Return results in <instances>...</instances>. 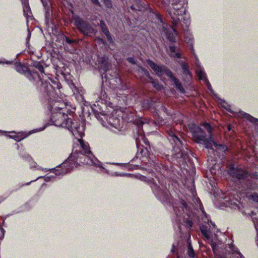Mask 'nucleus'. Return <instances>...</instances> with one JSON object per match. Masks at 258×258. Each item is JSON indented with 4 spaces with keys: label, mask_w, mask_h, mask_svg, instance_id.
<instances>
[{
    "label": "nucleus",
    "mask_w": 258,
    "mask_h": 258,
    "mask_svg": "<svg viewBox=\"0 0 258 258\" xmlns=\"http://www.w3.org/2000/svg\"><path fill=\"white\" fill-rule=\"evenodd\" d=\"M30 36H31V33H30V31L28 30V36H27V41L29 40L30 38Z\"/></svg>",
    "instance_id": "obj_35"
},
{
    "label": "nucleus",
    "mask_w": 258,
    "mask_h": 258,
    "mask_svg": "<svg viewBox=\"0 0 258 258\" xmlns=\"http://www.w3.org/2000/svg\"><path fill=\"white\" fill-rule=\"evenodd\" d=\"M106 172L107 173H108V170H106Z\"/></svg>",
    "instance_id": "obj_52"
},
{
    "label": "nucleus",
    "mask_w": 258,
    "mask_h": 258,
    "mask_svg": "<svg viewBox=\"0 0 258 258\" xmlns=\"http://www.w3.org/2000/svg\"><path fill=\"white\" fill-rule=\"evenodd\" d=\"M239 113L240 115L242 116V118H245L246 119L249 120L250 122L252 123H254L256 124H258V119L256 118L250 114L245 113L243 111H239Z\"/></svg>",
    "instance_id": "obj_16"
},
{
    "label": "nucleus",
    "mask_w": 258,
    "mask_h": 258,
    "mask_svg": "<svg viewBox=\"0 0 258 258\" xmlns=\"http://www.w3.org/2000/svg\"><path fill=\"white\" fill-rule=\"evenodd\" d=\"M96 41L98 43H101L102 44H104V41L103 39H102L101 38H97L96 40Z\"/></svg>",
    "instance_id": "obj_32"
},
{
    "label": "nucleus",
    "mask_w": 258,
    "mask_h": 258,
    "mask_svg": "<svg viewBox=\"0 0 258 258\" xmlns=\"http://www.w3.org/2000/svg\"><path fill=\"white\" fill-rule=\"evenodd\" d=\"M181 67L183 71V74L187 76V78H190L191 75L187 64H186L185 62L182 61L181 63Z\"/></svg>",
    "instance_id": "obj_21"
},
{
    "label": "nucleus",
    "mask_w": 258,
    "mask_h": 258,
    "mask_svg": "<svg viewBox=\"0 0 258 258\" xmlns=\"http://www.w3.org/2000/svg\"><path fill=\"white\" fill-rule=\"evenodd\" d=\"M51 114L50 120L53 124L55 126L66 127L71 131L72 133L76 138L81 137L84 135L85 126L83 123L74 129H72L73 122L72 119L68 117L65 113V105L58 101L51 102L50 104Z\"/></svg>",
    "instance_id": "obj_3"
},
{
    "label": "nucleus",
    "mask_w": 258,
    "mask_h": 258,
    "mask_svg": "<svg viewBox=\"0 0 258 258\" xmlns=\"http://www.w3.org/2000/svg\"><path fill=\"white\" fill-rule=\"evenodd\" d=\"M104 4L106 7L111 8L112 7V3L111 0H103Z\"/></svg>",
    "instance_id": "obj_27"
},
{
    "label": "nucleus",
    "mask_w": 258,
    "mask_h": 258,
    "mask_svg": "<svg viewBox=\"0 0 258 258\" xmlns=\"http://www.w3.org/2000/svg\"><path fill=\"white\" fill-rule=\"evenodd\" d=\"M201 211L205 218L204 222H209L207 214L203 209H201ZM208 224L210 227L209 230L203 225L200 227V229L206 240L212 248L214 253V258H244L232 242L225 245L223 240L226 239V236L220 232L218 234L217 230V233H215V225L211 221Z\"/></svg>",
    "instance_id": "obj_1"
},
{
    "label": "nucleus",
    "mask_w": 258,
    "mask_h": 258,
    "mask_svg": "<svg viewBox=\"0 0 258 258\" xmlns=\"http://www.w3.org/2000/svg\"><path fill=\"white\" fill-rule=\"evenodd\" d=\"M11 63V61H7V62H6V63H7V64H10Z\"/></svg>",
    "instance_id": "obj_41"
},
{
    "label": "nucleus",
    "mask_w": 258,
    "mask_h": 258,
    "mask_svg": "<svg viewBox=\"0 0 258 258\" xmlns=\"http://www.w3.org/2000/svg\"><path fill=\"white\" fill-rule=\"evenodd\" d=\"M45 170L46 171H48V170L46 169V168H45Z\"/></svg>",
    "instance_id": "obj_53"
},
{
    "label": "nucleus",
    "mask_w": 258,
    "mask_h": 258,
    "mask_svg": "<svg viewBox=\"0 0 258 258\" xmlns=\"http://www.w3.org/2000/svg\"><path fill=\"white\" fill-rule=\"evenodd\" d=\"M161 107H162V109L163 110H164V109H165V108H164V106H161Z\"/></svg>",
    "instance_id": "obj_42"
},
{
    "label": "nucleus",
    "mask_w": 258,
    "mask_h": 258,
    "mask_svg": "<svg viewBox=\"0 0 258 258\" xmlns=\"http://www.w3.org/2000/svg\"><path fill=\"white\" fill-rule=\"evenodd\" d=\"M6 135L7 136H8V137H9L10 138L13 139L15 141H18V142L20 141L21 140L24 139L26 137V135H25L24 133H22V132L15 133V135L14 136L8 135V134H6Z\"/></svg>",
    "instance_id": "obj_18"
},
{
    "label": "nucleus",
    "mask_w": 258,
    "mask_h": 258,
    "mask_svg": "<svg viewBox=\"0 0 258 258\" xmlns=\"http://www.w3.org/2000/svg\"><path fill=\"white\" fill-rule=\"evenodd\" d=\"M151 187L155 196L161 201H164L167 196V193L162 191L155 184H153Z\"/></svg>",
    "instance_id": "obj_12"
},
{
    "label": "nucleus",
    "mask_w": 258,
    "mask_h": 258,
    "mask_svg": "<svg viewBox=\"0 0 258 258\" xmlns=\"http://www.w3.org/2000/svg\"><path fill=\"white\" fill-rule=\"evenodd\" d=\"M176 215H177V217H178L179 215H180V214H179L178 215V214L176 213Z\"/></svg>",
    "instance_id": "obj_45"
},
{
    "label": "nucleus",
    "mask_w": 258,
    "mask_h": 258,
    "mask_svg": "<svg viewBox=\"0 0 258 258\" xmlns=\"http://www.w3.org/2000/svg\"><path fill=\"white\" fill-rule=\"evenodd\" d=\"M202 125L207 130L209 137L208 138H207L205 136V133L200 127L195 126L194 128L191 129V132L193 138L197 143L204 145L207 148L211 150L213 149V146H214L217 150L222 152H224L227 149L225 145L217 144L214 142L212 137V128L209 123H203L202 124Z\"/></svg>",
    "instance_id": "obj_4"
},
{
    "label": "nucleus",
    "mask_w": 258,
    "mask_h": 258,
    "mask_svg": "<svg viewBox=\"0 0 258 258\" xmlns=\"http://www.w3.org/2000/svg\"><path fill=\"white\" fill-rule=\"evenodd\" d=\"M92 2L98 6H100V4L99 2H98V0H91Z\"/></svg>",
    "instance_id": "obj_33"
},
{
    "label": "nucleus",
    "mask_w": 258,
    "mask_h": 258,
    "mask_svg": "<svg viewBox=\"0 0 258 258\" xmlns=\"http://www.w3.org/2000/svg\"><path fill=\"white\" fill-rule=\"evenodd\" d=\"M163 33L166 38L171 42H175V35L177 34L175 30L169 25H166L163 28Z\"/></svg>",
    "instance_id": "obj_10"
},
{
    "label": "nucleus",
    "mask_w": 258,
    "mask_h": 258,
    "mask_svg": "<svg viewBox=\"0 0 258 258\" xmlns=\"http://www.w3.org/2000/svg\"><path fill=\"white\" fill-rule=\"evenodd\" d=\"M66 39H67V41L68 43H71L72 42V41L69 40V39H68V38H66Z\"/></svg>",
    "instance_id": "obj_39"
},
{
    "label": "nucleus",
    "mask_w": 258,
    "mask_h": 258,
    "mask_svg": "<svg viewBox=\"0 0 258 258\" xmlns=\"http://www.w3.org/2000/svg\"><path fill=\"white\" fill-rule=\"evenodd\" d=\"M15 70L19 73L23 74L27 72V68L24 66L20 63H16L15 64Z\"/></svg>",
    "instance_id": "obj_20"
},
{
    "label": "nucleus",
    "mask_w": 258,
    "mask_h": 258,
    "mask_svg": "<svg viewBox=\"0 0 258 258\" xmlns=\"http://www.w3.org/2000/svg\"><path fill=\"white\" fill-rule=\"evenodd\" d=\"M184 37L186 42L190 47L191 52L194 54L195 57V62L196 63V66L197 67L196 70V72L198 79L201 80H203L204 83L206 84L208 89L211 91V92H213V91L212 89L211 85H210L208 80L207 79L206 74L203 70V68H202V67L201 66L198 57L196 53H195V51L193 47V43L194 40L192 35L190 33L187 31L184 33Z\"/></svg>",
    "instance_id": "obj_5"
},
{
    "label": "nucleus",
    "mask_w": 258,
    "mask_h": 258,
    "mask_svg": "<svg viewBox=\"0 0 258 258\" xmlns=\"http://www.w3.org/2000/svg\"><path fill=\"white\" fill-rule=\"evenodd\" d=\"M102 124L107 128H114L117 130L120 128V121L118 118L113 117H109L108 118L106 116L103 115V118L101 119Z\"/></svg>",
    "instance_id": "obj_9"
},
{
    "label": "nucleus",
    "mask_w": 258,
    "mask_h": 258,
    "mask_svg": "<svg viewBox=\"0 0 258 258\" xmlns=\"http://www.w3.org/2000/svg\"><path fill=\"white\" fill-rule=\"evenodd\" d=\"M0 229H1V231H2V239L3 238V237H4V236L5 230L2 227L0 228Z\"/></svg>",
    "instance_id": "obj_36"
},
{
    "label": "nucleus",
    "mask_w": 258,
    "mask_h": 258,
    "mask_svg": "<svg viewBox=\"0 0 258 258\" xmlns=\"http://www.w3.org/2000/svg\"><path fill=\"white\" fill-rule=\"evenodd\" d=\"M220 103L222 107L225 108L229 112L231 113H236L231 110L230 106L225 101L221 100Z\"/></svg>",
    "instance_id": "obj_23"
},
{
    "label": "nucleus",
    "mask_w": 258,
    "mask_h": 258,
    "mask_svg": "<svg viewBox=\"0 0 258 258\" xmlns=\"http://www.w3.org/2000/svg\"><path fill=\"white\" fill-rule=\"evenodd\" d=\"M45 128V126H43L42 128H40V129H37V130H33L31 132V133L30 134H32V133H36L37 132H40V131H43L44 130V128Z\"/></svg>",
    "instance_id": "obj_31"
},
{
    "label": "nucleus",
    "mask_w": 258,
    "mask_h": 258,
    "mask_svg": "<svg viewBox=\"0 0 258 258\" xmlns=\"http://www.w3.org/2000/svg\"><path fill=\"white\" fill-rule=\"evenodd\" d=\"M4 63V62H2V61H0V63Z\"/></svg>",
    "instance_id": "obj_50"
},
{
    "label": "nucleus",
    "mask_w": 258,
    "mask_h": 258,
    "mask_svg": "<svg viewBox=\"0 0 258 258\" xmlns=\"http://www.w3.org/2000/svg\"><path fill=\"white\" fill-rule=\"evenodd\" d=\"M228 173L232 177L239 179H245L247 177L246 172L237 168H231L229 170Z\"/></svg>",
    "instance_id": "obj_11"
},
{
    "label": "nucleus",
    "mask_w": 258,
    "mask_h": 258,
    "mask_svg": "<svg viewBox=\"0 0 258 258\" xmlns=\"http://www.w3.org/2000/svg\"><path fill=\"white\" fill-rule=\"evenodd\" d=\"M169 136L170 137V141L173 142L177 146H178L179 145H181L182 144L180 139L178 138L176 135H175L173 133L171 132H169Z\"/></svg>",
    "instance_id": "obj_17"
},
{
    "label": "nucleus",
    "mask_w": 258,
    "mask_h": 258,
    "mask_svg": "<svg viewBox=\"0 0 258 258\" xmlns=\"http://www.w3.org/2000/svg\"><path fill=\"white\" fill-rule=\"evenodd\" d=\"M141 70H142V72H144V73L146 75V76L149 78L150 80L151 81L152 84H153V87L156 88V89L157 90H160L162 88V86L157 82L155 81L153 79L150 77V74L149 73V72L143 68H141Z\"/></svg>",
    "instance_id": "obj_15"
},
{
    "label": "nucleus",
    "mask_w": 258,
    "mask_h": 258,
    "mask_svg": "<svg viewBox=\"0 0 258 258\" xmlns=\"http://www.w3.org/2000/svg\"><path fill=\"white\" fill-rule=\"evenodd\" d=\"M29 183H30V182H29V183H26V184H25V185H29Z\"/></svg>",
    "instance_id": "obj_47"
},
{
    "label": "nucleus",
    "mask_w": 258,
    "mask_h": 258,
    "mask_svg": "<svg viewBox=\"0 0 258 258\" xmlns=\"http://www.w3.org/2000/svg\"><path fill=\"white\" fill-rule=\"evenodd\" d=\"M189 24V22H188V21H187V22H186V24L187 25V24Z\"/></svg>",
    "instance_id": "obj_46"
},
{
    "label": "nucleus",
    "mask_w": 258,
    "mask_h": 258,
    "mask_svg": "<svg viewBox=\"0 0 258 258\" xmlns=\"http://www.w3.org/2000/svg\"><path fill=\"white\" fill-rule=\"evenodd\" d=\"M178 227H179V228H180V225H179V226H178Z\"/></svg>",
    "instance_id": "obj_55"
},
{
    "label": "nucleus",
    "mask_w": 258,
    "mask_h": 258,
    "mask_svg": "<svg viewBox=\"0 0 258 258\" xmlns=\"http://www.w3.org/2000/svg\"><path fill=\"white\" fill-rule=\"evenodd\" d=\"M41 2L44 6V7L45 8L46 11V17L47 18L50 16V10H49V7L48 5L49 1L48 0H41Z\"/></svg>",
    "instance_id": "obj_22"
},
{
    "label": "nucleus",
    "mask_w": 258,
    "mask_h": 258,
    "mask_svg": "<svg viewBox=\"0 0 258 258\" xmlns=\"http://www.w3.org/2000/svg\"><path fill=\"white\" fill-rule=\"evenodd\" d=\"M100 99L102 101L104 102V103H106L108 100V96L106 93V92L103 90H101L100 94Z\"/></svg>",
    "instance_id": "obj_24"
},
{
    "label": "nucleus",
    "mask_w": 258,
    "mask_h": 258,
    "mask_svg": "<svg viewBox=\"0 0 258 258\" xmlns=\"http://www.w3.org/2000/svg\"><path fill=\"white\" fill-rule=\"evenodd\" d=\"M174 247V244H173V248H172V249L171 250V251H172V252H174V249H173Z\"/></svg>",
    "instance_id": "obj_40"
},
{
    "label": "nucleus",
    "mask_w": 258,
    "mask_h": 258,
    "mask_svg": "<svg viewBox=\"0 0 258 258\" xmlns=\"http://www.w3.org/2000/svg\"><path fill=\"white\" fill-rule=\"evenodd\" d=\"M74 19L75 25L83 34L88 35L94 33L93 29L80 17L75 16Z\"/></svg>",
    "instance_id": "obj_8"
},
{
    "label": "nucleus",
    "mask_w": 258,
    "mask_h": 258,
    "mask_svg": "<svg viewBox=\"0 0 258 258\" xmlns=\"http://www.w3.org/2000/svg\"><path fill=\"white\" fill-rule=\"evenodd\" d=\"M251 213H252V214H251V216H253V212H251Z\"/></svg>",
    "instance_id": "obj_49"
},
{
    "label": "nucleus",
    "mask_w": 258,
    "mask_h": 258,
    "mask_svg": "<svg viewBox=\"0 0 258 258\" xmlns=\"http://www.w3.org/2000/svg\"><path fill=\"white\" fill-rule=\"evenodd\" d=\"M78 142L80 143L82 151L78 152L77 150L74 149L71 156L62 164L60 167L63 168H62L61 171L59 169L55 170V176L67 173L74 167H77L79 163L96 166L105 169V167L101 166L100 162L91 153L88 144L85 143L81 139H78Z\"/></svg>",
    "instance_id": "obj_2"
},
{
    "label": "nucleus",
    "mask_w": 258,
    "mask_h": 258,
    "mask_svg": "<svg viewBox=\"0 0 258 258\" xmlns=\"http://www.w3.org/2000/svg\"><path fill=\"white\" fill-rule=\"evenodd\" d=\"M40 169H41V168H40V167H38L37 168V169H38V170H40Z\"/></svg>",
    "instance_id": "obj_44"
},
{
    "label": "nucleus",
    "mask_w": 258,
    "mask_h": 258,
    "mask_svg": "<svg viewBox=\"0 0 258 258\" xmlns=\"http://www.w3.org/2000/svg\"><path fill=\"white\" fill-rule=\"evenodd\" d=\"M100 26H101V29H102V31L103 33L105 35V36H106L107 39L110 42H111L112 41V39H111V36L110 35L109 32L108 30V29H107V28L106 27V26L105 24L104 23V22H103V21H101L100 22Z\"/></svg>",
    "instance_id": "obj_19"
},
{
    "label": "nucleus",
    "mask_w": 258,
    "mask_h": 258,
    "mask_svg": "<svg viewBox=\"0 0 258 258\" xmlns=\"http://www.w3.org/2000/svg\"><path fill=\"white\" fill-rule=\"evenodd\" d=\"M185 223L186 224V225L188 226L189 227H191L192 225V222L190 220H187L185 221Z\"/></svg>",
    "instance_id": "obj_30"
},
{
    "label": "nucleus",
    "mask_w": 258,
    "mask_h": 258,
    "mask_svg": "<svg viewBox=\"0 0 258 258\" xmlns=\"http://www.w3.org/2000/svg\"><path fill=\"white\" fill-rule=\"evenodd\" d=\"M228 129L229 131H230L231 130L230 127L229 126H228Z\"/></svg>",
    "instance_id": "obj_43"
},
{
    "label": "nucleus",
    "mask_w": 258,
    "mask_h": 258,
    "mask_svg": "<svg viewBox=\"0 0 258 258\" xmlns=\"http://www.w3.org/2000/svg\"><path fill=\"white\" fill-rule=\"evenodd\" d=\"M169 49L170 56L174 58H181V54L178 51L179 49V47L171 45Z\"/></svg>",
    "instance_id": "obj_14"
},
{
    "label": "nucleus",
    "mask_w": 258,
    "mask_h": 258,
    "mask_svg": "<svg viewBox=\"0 0 258 258\" xmlns=\"http://www.w3.org/2000/svg\"><path fill=\"white\" fill-rule=\"evenodd\" d=\"M3 133V132L2 131H0V133Z\"/></svg>",
    "instance_id": "obj_51"
},
{
    "label": "nucleus",
    "mask_w": 258,
    "mask_h": 258,
    "mask_svg": "<svg viewBox=\"0 0 258 258\" xmlns=\"http://www.w3.org/2000/svg\"><path fill=\"white\" fill-rule=\"evenodd\" d=\"M55 176L53 175H50L45 177V180L46 181H50L51 180V178H55Z\"/></svg>",
    "instance_id": "obj_29"
},
{
    "label": "nucleus",
    "mask_w": 258,
    "mask_h": 258,
    "mask_svg": "<svg viewBox=\"0 0 258 258\" xmlns=\"http://www.w3.org/2000/svg\"><path fill=\"white\" fill-rule=\"evenodd\" d=\"M147 63L157 76L160 77H161L164 75L168 76L173 81L176 88L178 89L181 93H184V90L181 84L178 82L177 79L173 76L172 72L166 67L163 65L157 64L150 60H147Z\"/></svg>",
    "instance_id": "obj_6"
},
{
    "label": "nucleus",
    "mask_w": 258,
    "mask_h": 258,
    "mask_svg": "<svg viewBox=\"0 0 258 258\" xmlns=\"http://www.w3.org/2000/svg\"><path fill=\"white\" fill-rule=\"evenodd\" d=\"M251 199L254 201L258 202V194L254 193L251 195Z\"/></svg>",
    "instance_id": "obj_28"
},
{
    "label": "nucleus",
    "mask_w": 258,
    "mask_h": 258,
    "mask_svg": "<svg viewBox=\"0 0 258 258\" xmlns=\"http://www.w3.org/2000/svg\"><path fill=\"white\" fill-rule=\"evenodd\" d=\"M127 60L129 62L132 63H135V60H134V58H133V57H129L127 58Z\"/></svg>",
    "instance_id": "obj_34"
},
{
    "label": "nucleus",
    "mask_w": 258,
    "mask_h": 258,
    "mask_svg": "<svg viewBox=\"0 0 258 258\" xmlns=\"http://www.w3.org/2000/svg\"><path fill=\"white\" fill-rule=\"evenodd\" d=\"M38 69L39 71L42 73V77L40 76H38L36 73H34L32 75L30 73L28 72L27 77L28 78L29 80H32L34 79V76H37L38 79L41 82L42 86L44 88L45 91L47 92H50L52 89V87L50 83V82H52L51 79H50V78L46 75H43V73L44 72V68L42 65H39Z\"/></svg>",
    "instance_id": "obj_7"
},
{
    "label": "nucleus",
    "mask_w": 258,
    "mask_h": 258,
    "mask_svg": "<svg viewBox=\"0 0 258 258\" xmlns=\"http://www.w3.org/2000/svg\"><path fill=\"white\" fill-rule=\"evenodd\" d=\"M181 204L184 208L186 207V204L185 202H184V201H182Z\"/></svg>",
    "instance_id": "obj_37"
},
{
    "label": "nucleus",
    "mask_w": 258,
    "mask_h": 258,
    "mask_svg": "<svg viewBox=\"0 0 258 258\" xmlns=\"http://www.w3.org/2000/svg\"><path fill=\"white\" fill-rule=\"evenodd\" d=\"M41 177H42V176H39V177H38L37 178V179H39V178H41Z\"/></svg>",
    "instance_id": "obj_48"
},
{
    "label": "nucleus",
    "mask_w": 258,
    "mask_h": 258,
    "mask_svg": "<svg viewBox=\"0 0 258 258\" xmlns=\"http://www.w3.org/2000/svg\"><path fill=\"white\" fill-rule=\"evenodd\" d=\"M104 71H106V68H105V69H104Z\"/></svg>",
    "instance_id": "obj_54"
},
{
    "label": "nucleus",
    "mask_w": 258,
    "mask_h": 258,
    "mask_svg": "<svg viewBox=\"0 0 258 258\" xmlns=\"http://www.w3.org/2000/svg\"><path fill=\"white\" fill-rule=\"evenodd\" d=\"M156 121H157L158 123H162V120H160V119H159V118H157V119Z\"/></svg>",
    "instance_id": "obj_38"
},
{
    "label": "nucleus",
    "mask_w": 258,
    "mask_h": 258,
    "mask_svg": "<svg viewBox=\"0 0 258 258\" xmlns=\"http://www.w3.org/2000/svg\"><path fill=\"white\" fill-rule=\"evenodd\" d=\"M252 219L254 225V227L257 231L256 243L258 246V219H257L256 217H252Z\"/></svg>",
    "instance_id": "obj_25"
},
{
    "label": "nucleus",
    "mask_w": 258,
    "mask_h": 258,
    "mask_svg": "<svg viewBox=\"0 0 258 258\" xmlns=\"http://www.w3.org/2000/svg\"><path fill=\"white\" fill-rule=\"evenodd\" d=\"M23 6V12L25 17L27 19L31 17V12L29 6L28 0H21Z\"/></svg>",
    "instance_id": "obj_13"
},
{
    "label": "nucleus",
    "mask_w": 258,
    "mask_h": 258,
    "mask_svg": "<svg viewBox=\"0 0 258 258\" xmlns=\"http://www.w3.org/2000/svg\"><path fill=\"white\" fill-rule=\"evenodd\" d=\"M187 252H188V255L190 257H194V249H192L191 245L190 243H189V244H188Z\"/></svg>",
    "instance_id": "obj_26"
}]
</instances>
